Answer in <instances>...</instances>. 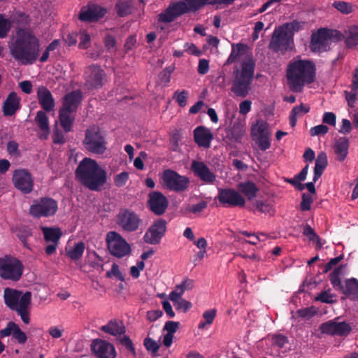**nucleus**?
Masks as SVG:
<instances>
[{
  "label": "nucleus",
  "mask_w": 358,
  "mask_h": 358,
  "mask_svg": "<svg viewBox=\"0 0 358 358\" xmlns=\"http://www.w3.org/2000/svg\"><path fill=\"white\" fill-rule=\"evenodd\" d=\"M12 57L23 65L34 63L39 56L40 41L29 29L18 28L9 44Z\"/></svg>",
  "instance_id": "f257e3e1"
},
{
  "label": "nucleus",
  "mask_w": 358,
  "mask_h": 358,
  "mask_svg": "<svg viewBox=\"0 0 358 358\" xmlns=\"http://www.w3.org/2000/svg\"><path fill=\"white\" fill-rule=\"evenodd\" d=\"M75 173L80 182L92 191L101 190L107 180L106 171L95 160L88 157L79 163Z\"/></svg>",
  "instance_id": "f03ea898"
},
{
  "label": "nucleus",
  "mask_w": 358,
  "mask_h": 358,
  "mask_svg": "<svg viewBox=\"0 0 358 358\" xmlns=\"http://www.w3.org/2000/svg\"><path fill=\"white\" fill-rule=\"evenodd\" d=\"M315 64L308 60L291 62L287 70V84L293 92H300L306 83L314 81Z\"/></svg>",
  "instance_id": "7ed1b4c3"
},
{
  "label": "nucleus",
  "mask_w": 358,
  "mask_h": 358,
  "mask_svg": "<svg viewBox=\"0 0 358 358\" xmlns=\"http://www.w3.org/2000/svg\"><path fill=\"white\" fill-rule=\"evenodd\" d=\"M3 298L6 305L12 310L20 315L25 324L30 322L29 308L31 304V294L29 292L23 293L11 288H6Z\"/></svg>",
  "instance_id": "20e7f679"
},
{
  "label": "nucleus",
  "mask_w": 358,
  "mask_h": 358,
  "mask_svg": "<svg viewBox=\"0 0 358 358\" xmlns=\"http://www.w3.org/2000/svg\"><path fill=\"white\" fill-rule=\"evenodd\" d=\"M303 25L302 22L293 21L276 29L270 41V48L275 52H283L291 49L294 42V34L299 31Z\"/></svg>",
  "instance_id": "39448f33"
},
{
  "label": "nucleus",
  "mask_w": 358,
  "mask_h": 358,
  "mask_svg": "<svg viewBox=\"0 0 358 358\" xmlns=\"http://www.w3.org/2000/svg\"><path fill=\"white\" fill-rule=\"evenodd\" d=\"M255 62L250 56L243 59L241 69L236 71L231 91L238 96L245 97L250 90V84L254 76Z\"/></svg>",
  "instance_id": "423d86ee"
},
{
  "label": "nucleus",
  "mask_w": 358,
  "mask_h": 358,
  "mask_svg": "<svg viewBox=\"0 0 358 358\" xmlns=\"http://www.w3.org/2000/svg\"><path fill=\"white\" fill-rule=\"evenodd\" d=\"M82 98V93L80 90L73 91L64 97L62 108L59 110V121L66 132H69L71 129L74 120L73 113L80 104Z\"/></svg>",
  "instance_id": "0eeeda50"
},
{
  "label": "nucleus",
  "mask_w": 358,
  "mask_h": 358,
  "mask_svg": "<svg viewBox=\"0 0 358 358\" xmlns=\"http://www.w3.org/2000/svg\"><path fill=\"white\" fill-rule=\"evenodd\" d=\"M83 145L91 153L102 155L107 149L105 135L99 127L95 126L91 127L85 131Z\"/></svg>",
  "instance_id": "6e6552de"
},
{
  "label": "nucleus",
  "mask_w": 358,
  "mask_h": 358,
  "mask_svg": "<svg viewBox=\"0 0 358 358\" xmlns=\"http://www.w3.org/2000/svg\"><path fill=\"white\" fill-rule=\"evenodd\" d=\"M23 272V265L15 257L5 256L0 258V276L5 280L17 281Z\"/></svg>",
  "instance_id": "1a4fd4ad"
},
{
  "label": "nucleus",
  "mask_w": 358,
  "mask_h": 358,
  "mask_svg": "<svg viewBox=\"0 0 358 358\" xmlns=\"http://www.w3.org/2000/svg\"><path fill=\"white\" fill-rule=\"evenodd\" d=\"M334 30L327 28H320L311 34L309 45L310 50L315 53H321L330 50Z\"/></svg>",
  "instance_id": "9d476101"
},
{
  "label": "nucleus",
  "mask_w": 358,
  "mask_h": 358,
  "mask_svg": "<svg viewBox=\"0 0 358 358\" xmlns=\"http://www.w3.org/2000/svg\"><path fill=\"white\" fill-rule=\"evenodd\" d=\"M57 210V202L50 198H42L30 207V214L34 217H48L55 214Z\"/></svg>",
  "instance_id": "9b49d317"
},
{
  "label": "nucleus",
  "mask_w": 358,
  "mask_h": 358,
  "mask_svg": "<svg viewBox=\"0 0 358 358\" xmlns=\"http://www.w3.org/2000/svg\"><path fill=\"white\" fill-rule=\"evenodd\" d=\"M162 180L166 187L176 192L184 191L189 184V179L172 170L164 171Z\"/></svg>",
  "instance_id": "f8f14e48"
},
{
  "label": "nucleus",
  "mask_w": 358,
  "mask_h": 358,
  "mask_svg": "<svg viewBox=\"0 0 358 358\" xmlns=\"http://www.w3.org/2000/svg\"><path fill=\"white\" fill-rule=\"evenodd\" d=\"M345 265L337 266V287L342 290L343 293L348 298L358 300V280L354 278L346 280L343 285L339 278V275L345 273Z\"/></svg>",
  "instance_id": "ddd939ff"
},
{
  "label": "nucleus",
  "mask_w": 358,
  "mask_h": 358,
  "mask_svg": "<svg viewBox=\"0 0 358 358\" xmlns=\"http://www.w3.org/2000/svg\"><path fill=\"white\" fill-rule=\"evenodd\" d=\"M217 198L220 203L227 206L243 207L245 203V199L241 194L231 188L219 189Z\"/></svg>",
  "instance_id": "4468645a"
},
{
  "label": "nucleus",
  "mask_w": 358,
  "mask_h": 358,
  "mask_svg": "<svg viewBox=\"0 0 358 358\" xmlns=\"http://www.w3.org/2000/svg\"><path fill=\"white\" fill-rule=\"evenodd\" d=\"M141 222L138 215L128 209L120 210L117 216V224L126 231H136Z\"/></svg>",
  "instance_id": "2eb2a0df"
},
{
  "label": "nucleus",
  "mask_w": 358,
  "mask_h": 358,
  "mask_svg": "<svg viewBox=\"0 0 358 358\" xmlns=\"http://www.w3.org/2000/svg\"><path fill=\"white\" fill-rule=\"evenodd\" d=\"M104 71L99 66L93 64L88 66L84 74L85 85L89 89H97L103 85Z\"/></svg>",
  "instance_id": "dca6fc26"
},
{
  "label": "nucleus",
  "mask_w": 358,
  "mask_h": 358,
  "mask_svg": "<svg viewBox=\"0 0 358 358\" xmlns=\"http://www.w3.org/2000/svg\"><path fill=\"white\" fill-rule=\"evenodd\" d=\"M189 5L184 0L178 1L171 6H169L164 13L159 15V21L169 23L173 22L177 17L192 11L189 8Z\"/></svg>",
  "instance_id": "f3484780"
},
{
  "label": "nucleus",
  "mask_w": 358,
  "mask_h": 358,
  "mask_svg": "<svg viewBox=\"0 0 358 358\" xmlns=\"http://www.w3.org/2000/svg\"><path fill=\"white\" fill-rule=\"evenodd\" d=\"M13 181L15 187L24 194L30 193L33 189L34 180L27 170H16L13 173Z\"/></svg>",
  "instance_id": "a211bd4d"
},
{
  "label": "nucleus",
  "mask_w": 358,
  "mask_h": 358,
  "mask_svg": "<svg viewBox=\"0 0 358 358\" xmlns=\"http://www.w3.org/2000/svg\"><path fill=\"white\" fill-rule=\"evenodd\" d=\"M91 350L97 358H115L117 356L114 345L102 339L94 340L91 344Z\"/></svg>",
  "instance_id": "6ab92c4d"
},
{
  "label": "nucleus",
  "mask_w": 358,
  "mask_h": 358,
  "mask_svg": "<svg viewBox=\"0 0 358 358\" xmlns=\"http://www.w3.org/2000/svg\"><path fill=\"white\" fill-rule=\"evenodd\" d=\"M106 10L96 4H89L83 6L79 13V19L83 22H96L103 17Z\"/></svg>",
  "instance_id": "aec40b11"
},
{
  "label": "nucleus",
  "mask_w": 358,
  "mask_h": 358,
  "mask_svg": "<svg viewBox=\"0 0 358 358\" xmlns=\"http://www.w3.org/2000/svg\"><path fill=\"white\" fill-rule=\"evenodd\" d=\"M148 205L152 212L161 215L165 213L169 201L162 193L152 192L149 194Z\"/></svg>",
  "instance_id": "412c9836"
},
{
  "label": "nucleus",
  "mask_w": 358,
  "mask_h": 358,
  "mask_svg": "<svg viewBox=\"0 0 358 358\" xmlns=\"http://www.w3.org/2000/svg\"><path fill=\"white\" fill-rule=\"evenodd\" d=\"M166 222L159 220L155 222L147 231L144 236L145 241L148 244H158L166 231Z\"/></svg>",
  "instance_id": "4be33fe9"
},
{
  "label": "nucleus",
  "mask_w": 358,
  "mask_h": 358,
  "mask_svg": "<svg viewBox=\"0 0 358 358\" xmlns=\"http://www.w3.org/2000/svg\"><path fill=\"white\" fill-rule=\"evenodd\" d=\"M10 336L13 341L20 345H24L27 341V334L14 322H8L6 327L0 330V337L5 338Z\"/></svg>",
  "instance_id": "5701e85b"
},
{
  "label": "nucleus",
  "mask_w": 358,
  "mask_h": 358,
  "mask_svg": "<svg viewBox=\"0 0 358 358\" xmlns=\"http://www.w3.org/2000/svg\"><path fill=\"white\" fill-rule=\"evenodd\" d=\"M191 169L194 175L206 183L213 184L216 180V176L203 162L193 161Z\"/></svg>",
  "instance_id": "b1692460"
},
{
  "label": "nucleus",
  "mask_w": 358,
  "mask_h": 358,
  "mask_svg": "<svg viewBox=\"0 0 358 358\" xmlns=\"http://www.w3.org/2000/svg\"><path fill=\"white\" fill-rule=\"evenodd\" d=\"M194 138L199 146L209 148L213 139V134L210 129L199 126L194 130Z\"/></svg>",
  "instance_id": "393cba45"
},
{
  "label": "nucleus",
  "mask_w": 358,
  "mask_h": 358,
  "mask_svg": "<svg viewBox=\"0 0 358 358\" xmlns=\"http://www.w3.org/2000/svg\"><path fill=\"white\" fill-rule=\"evenodd\" d=\"M246 131L245 121L237 120L226 129V137L231 141L240 142Z\"/></svg>",
  "instance_id": "a878e982"
},
{
  "label": "nucleus",
  "mask_w": 358,
  "mask_h": 358,
  "mask_svg": "<svg viewBox=\"0 0 358 358\" xmlns=\"http://www.w3.org/2000/svg\"><path fill=\"white\" fill-rule=\"evenodd\" d=\"M38 102L42 108L47 112L55 108V100L50 90L44 87H39L37 92Z\"/></svg>",
  "instance_id": "bb28decb"
},
{
  "label": "nucleus",
  "mask_w": 358,
  "mask_h": 358,
  "mask_svg": "<svg viewBox=\"0 0 358 358\" xmlns=\"http://www.w3.org/2000/svg\"><path fill=\"white\" fill-rule=\"evenodd\" d=\"M20 107V98L15 92H10L3 105V114L6 116L13 115Z\"/></svg>",
  "instance_id": "cd10ccee"
},
{
  "label": "nucleus",
  "mask_w": 358,
  "mask_h": 358,
  "mask_svg": "<svg viewBox=\"0 0 358 358\" xmlns=\"http://www.w3.org/2000/svg\"><path fill=\"white\" fill-rule=\"evenodd\" d=\"M34 121L41 130L39 138L46 139L50 133L49 120L45 111L39 110L37 112Z\"/></svg>",
  "instance_id": "c85d7f7f"
},
{
  "label": "nucleus",
  "mask_w": 358,
  "mask_h": 358,
  "mask_svg": "<svg viewBox=\"0 0 358 358\" xmlns=\"http://www.w3.org/2000/svg\"><path fill=\"white\" fill-rule=\"evenodd\" d=\"M100 329L114 336H121L125 333V327L123 322L117 320H111L107 324L102 326Z\"/></svg>",
  "instance_id": "c756f323"
},
{
  "label": "nucleus",
  "mask_w": 358,
  "mask_h": 358,
  "mask_svg": "<svg viewBox=\"0 0 358 358\" xmlns=\"http://www.w3.org/2000/svg\"><path fill=\"white\" fill-rule=\"evenodd\" d=\"M327 165V157L325 152H321L318 154L314 168L313 180L316 182L322 176V172Z\"/></svg>",
  "instance_id": "7c9ffc66"
},
{
  "label": "nucleus",
  "mask_w": 358,
  "mask_h": 358,
  "mask_svg": "<svg viewBox=\"0 0 358 358\" xmlns=\"http://www.w3.org/2000/svg\"><path fill=\"white\" fill-rule=\"evenodd\" d=\"M189 5V8L192 9V11H195L199 9L201 7L206 4H230L234 0H185Z\"/></svg>",
  "instance_id": "2f4dec72"
},
{
  "label": "nucleus",
  "mask_w": 358,
  "mask_h": 358,
  "mask_svg": "<svg viewBox=\"0 0 358 358\" xmlns=\"http://www.w3.org/2000/svg\"><path fill=\"white\" fill-rule=\"evenodd\" d=\"M238 190L245 194L249 200L254 199L257 196L258 188L252 182L248 181L241 182L238 185Z\"/></svg>",
  "instance_id": "473e14b6"
},
{
  "label": "nucleus",
  "mask_w": 358,
  "mask_h": 358,
  "mask_svg": "<svg viewBox=\"0 0 358 358\" xmlns=\"http://www.w3.org/2000/svg\"><path fill=\"white\" fill-rule=\"evenodd\" d=\"M348 138L341 137L339 139H337V161H344L348 153Z\"/></svg>",
  "instance_id": "72a5a7b5"
},
{
  "label": "nucleus",
  "mask_w": 358,
  "mask_h": 358,
  "mask_svg": "<svg viewBox=\"0 0 358 358\" xmlns=\"http://www.w3.org/2000/svg\"><path fill=\"white\" fill-rule=\"evenodd\" d=\"M269 134L268 124L264 120H257L256 124L252 125L251 128V136L252 138Z\"/></svg>",
  "instance_id": "f704fd0d"
},
{
  "label": "nucleus",
  "mask_w": 358,
  "mask_h": 358,
  "mask_svg": "<svg viewBox=\"0 0 358 358\" xmlns=\"http://www.w3.org/2000/svg\"><path fill=\"white\" fill-rule=\"evenodd\" d=\"M43 232L46 241L55 245L58 244V241L62 235L61 230L58 228L45 227L43 229Z\"/></svg>",
  "instance_id": "c9c22d12"
},
{
  "label": "nucleus",
  "mask_w": 358,
  "mask_h": 358,
  "mask_svg": "<svg viewBox=\"0 0 358 358\" xmlns=\"http://www.w3.org/2000/svg\"><path fill=\"white\" fill-rule=\"evenodd\" d=\"M107 246H129L127 242L116 231H110L106 238Z\"/></svg>",
  "instance_id": "e433bc0d"
},
{
  "label": "nucleus",
  "mask_w": 358,
  "mask_h": 358,
  "mask_svg": "<svg viewBox=\"0 0 358 358\" xmlns=\"http://www.w3.org/2000/svg\"><path fill=\"white\" fill-rule=\"evenodd\" d=\"M115 8L117 15L120 17H124L132 13L134 6L130 0H120L117 2Z\"/></svg>",
  "instance_id": "4c0bfd02"
},
{
  "label": "nucleus",
  "mask_w": 358,
  "mask_h": 358,
  "mask_svg": "<svg viewBox=\"0 0 358 358\" xmlns=\"http://www.w3.org/2000/svg\"><path fill=\"white\" fill-rule=\"evenodd\" d=\"M310 108L306 105L301 104L299 106H295L291 111L289 115V123L292 127H295L297 116H301L309 111Z\"/></svg>",
  "instance_id": "58836bf2"
},
{
  "label": "nucleus",
  "mask_w": 358,
  "mask_h": 358,
  "mask_svg": "<svg viewBox=\"0 0 358 358\" xmlns=\"http://www.w3.org/2000/svg\"><path fill=\"white\" fill-rule=\"evenodd\" d=\"M345 45L348 48H352L358 45V27L352 26L349 29V34L345 38Z\"/></svg>",
  "instance_id": "ea45409f"
},
{
  "label": "nucleus",
  "mask_w": 358,
  "mask_h": 358,
  "mask_svg": "<svg viewBox=\"0 0 358 358\" xmlns=\"http://www.w3.org/2000/svg\"><path fill=\"white\" fill-rule=\"evenodd\" d=\"M245 46L241 43L233 45L231 52L227 59V64H231L236 62L244 53Z\"/></svg>",
  "instance_id": "a19ab883"
},
{
  "label": "nucleus",
  "mask_w": 358,
  "mask_h": 358,
  "mask_svg": "<svg viewBox=\"0 0 358 358\" xmlns=\"http://www.w3.org/2000/svg\"><path fill=\"white\" fill-rule=\"evenodd\" d=\"M243 234L248 236V239L242 238L241 240V244H250V245H257L262 242L265 241L267 239V236L265 234H260L259 236L250 235L248 233H244Z\"/></svg>",
  "instance_id": "79ce46f5"
},
{
  "label": "nucleus",
  "mask_w": 358,
  "mask_h": 358,
  "mask_svg": "<svg viewBox=\"0 0 358 358\" xmlns=\"http://www.w3.org/2000/svg\"><path fill=\"white\" fill-rule=\"evenodd\" d=\"M262 150H266L271 147V134L252 138Z\"/></svg>",
  "instance_id": "37998d69"
},
{
  "label": "nucleus",
  "mask_w": 358,
  "mask_h": 358,
  "mask_svg": "<svg viewBox=\"0 0 358 358\" xmlns=\"http://www.w3.org/2000/svg\"><path fill=\"white\" fill-rule=\"evenodd\" d=\"M317 313V309L314 306L301 308L297 310L296 313L299 317L309 320L315 315Z\"/></svg>",
  "instance_id": "c03bdc74"
},
{
  "label": "nucleus",
  "mask_w": 358,
  "mask_h": 358,
  "mask_svg": "<svg viewBox=\"0 0 358 358\" xmlns=\"http://www.w3.org/2000/svg\"><path fill=\"white\" fill-rule=\"evenodd\" d=\"M110 254L117 258H122L131 254V248H108Z\"/></svg>",
  "instance_id": "a18cd8bd"
},
{
  "label": "nucleus",
  "mask_w": 358,
  "mask_h": 358,
  "mask_svg": "<svg viewBox=\"0 0 358 358\" xmlns=\"http://www.w3.org/2000/svg\"><path fill=\"white\" fill-rule=\"evenodd\" d=\"M320 329L322 334L334 335L336 334V322L329 320L324 322L320 325Z\"/></svg>",
  "instance_id": "49530a36"
},
{
  "label": "nucleus",
  "mask_w": 358,
  "mask_h": 358,
  "mask_svg": "<svg viewBox=\"0 0 358 358\" xmlns=\"http://www.w3.org/2000/svg\"><path fill=\"white\" fill-rule=\"evenodd\" d=\"M11 27L10 20L0 15V38L6 37Z\"/></svg>",
  "instance_id": "de8ad7c7"
},
{
  "label": "nucleus",
  "mask_w": 358,
  "mask_h": 358,
  "mask_svg": "<svg viewBox=\"0 0 358 358\" xmlns=\"http://www.w3.org/2000/svg\"><path fill=\"white\" fill-rule=\"evenodd\" d=\"M355 6L349 2L337 1V10L343 14L348 15L354 11Z\"/></svg>",
  "instance_id": "09e8293b"
},
{
  "label": "nucleus",
  "mask_w": 358,
  "mask_h": 358,
  "mask_svg": "<svg viewBox=\"0 0 358 358\" xmlns=\"http://www.w3.org/2000/svg\"><path fill=\"white\" fill-rule=\"evenodd\" d=\"M16 236L24 245H27L31 236L30 229L27 227H22L16 231Z\"/></svg>",
  "instance_id": "8fccbe9b"
},
{
  "label": "nucleus",
  "mask_w": 358,
  "mask_h": 358,
  "mask_svg": "<svg viewBox=\"0 0 358 358\" xmlns=\"http://www.w3.org/2000/svg\"><path fill=\"white\" fill-rule=\"evenodd\" d=\"M345 94L348 106L354 107V104L358 99V89H354L353 85H351V91L350 92L345 91Z\"/></svg>",
  "instance_id": "3c124183"
},
{
  "label": "nucleus",
  "mask_w": 358,
  "mask_h": 358,
  "mask_svg": "<svg viewBox=\"0 0 358 358\" xmlns=\"http://www.w3.org/2000/svg\"><path fill=\"white\" fill-rule=\"evenodd\" d=\"M84 248H66V254L73 260H77L83 254Z\"/></svg>",
  "instance_id": "603ef678"
},
{
  "label": "nucleus",
  "mask_w": 358,
  "mask_h": 358,
  "mask_svg": "<svg viewBox=\"0 0 358 358\" xmlns=\"http://www.w3.org/2000/svg\"><path fill=\"white\" fill-rule=\"evenodd\" d=\"M352 331L350 324L345 322H337V336H347Z\"/></svg>",
  "instance_id": "864d4df0"
},
{
  "label": "nucleus",
  "mask_w": 358,
  "mask_h": 358,
  "mask_svg": "<svg viewBox=\"0 0 358 358\" xmlns=\"http://www.w3.org/2000/svg\"><path fill=\"white\" fill-rule=\"evenodd\" d=\"M313 201V196L309 194L303 193L302 194V201L301 202V209L302 211H307L310 209L311 204Z\"/></svg>",
  "instance_id": "5fc2aeb1"
},
{
  "label": "nucleus",
  "mask_w": 358,
  "mask_h": 358,
  "mask_svg": "<svg viewBox=\"0 0 358 358\" xmlns=\"http://www.w3.org/2000/svg\"><path fill=\"white\" fill-rule=\"evenodd\" d=\"M171 301L176 307V309L183 310L184 312H186L192 307V303L182 298H178L176 299V300Z\"/></svg>",
  "instance_id": "6e6d98bb"
},
{
  "label": "nucleus",
  "mask_w": 358,
  "mask_h": 358,
  "mask_svg": "<svg viewBox=\"0 0 358 358\" xmlns=\"http://www.w3.org/2000/svg\"><path fill=\"white\" fill-rule=\"evenodd\" d=\"M106 276L108 278L115 277L121 281L124 280V276L116 264L112 265L111 269L106 273Z\"/></svg>",
  "instance_id": "4d7b16f0"
},
{
  "label": "nucleus",
  "mask_w": 358,
  "mask_h": 358,
  "mask_svg": "<svg viewBox=\"0 0 358 358\" xmlns=\"http://www.w3.org/2000/svg\"><path fill=\"white\" fill-rule=\"evenodd\" d=\"M303 234L306 235L313 243H317L322 245V243L320 241L319 237L315 234L313 229L308 225L306 226L303 230Z\"/></svg>",
  "instance_id": "13d9d810"
},
{
  "label": "nucleus",
  "mask_w": 358,
  "mask_h": 358,
  "mask_svg": "<svg viewBox=\"0 0 358 358\" xmlns=\"http://www.w3.org/2000/svg\"><path fill=\"white\" fill-rule=\"evenodd\" d=\"M185 291L181 283L176 285L174 289L170 293L169 299L171 301H175L176 299L182 298V295Z\"/></svg>",
  "instance_id": "bf43d9fd"
},
{
  "label": "nucleus",
  "mask_w": 358,
  "mask_h": 358,
  "mask_svg": "<svg viewBox=\"0 0 358 358\" xmlns=\"http://www.w3.org/2000/svg\"><path fill=\"white\" fill-rule=\"evenodd\" d=\"M145 268V263L143 261H138L136 263V266H132L130 268V274L131 275L136 279L140 275V272L143 271Z\"/></svg>",
  "instance_id": "052dcab7"
},
{
  "label": "nucleus",
  "mask_w": 358,
  "mask_h": 358,
  "mask_svg": "<svg viewBox=\"0 0 358 358\" xmlns=\"http://www.w3.org/2000/svg\"><path fill=\"white\" fill-rule=\"evenodd\" d=\"M328 131L329 128L327 126L324 124H320L312 127L310 129V134L312 136L324 135L328 132Z\"/></svg>",
  "instance_id": "680f3d73"
},
{
  "label": "nucleus",
  "mask_w": 358,
  "mask_h": 358,
  "mask_svg": "<svg viewBox=\"0 0 358 358\" xmlns=\"http://www.w3.org/2000/svg\"><path fill=\"white\" fill-rule=\"evenodd\" d=\"M315 299L323 303H331L334 302V295L331 294L329 291H324L321 292Z\"/></svg>",
  "instance_id": "e2e57ef3"
},
{
  "label": "nucleus",
  "mask_w": 358,
  "mask_h": 358,
  "mask_svg": "<svg viewBox=\"0 0 358 358\" xmlns=\"http://www.w3.org/2000/svg\"><path fill=\"white\" fill-rule=\"evenodd\" d=\"M129 179V174L127 172H122L117 174L114 179L115 185L117 187H122L125 185Z\"/></svg>",
  "instance_id": "0e129e2a"
},
{
  "label": "nucleus",
  "mask_w": 358,
  "mask_h": 358,
  "mask_svg": "<svg viewBox=\"0 0 358 358\" xmlns=\"http://www.w3.org/2000/svg\"><path fill=\"white\" fill-rule=\"evenodd\" d=\"M120 343L128 349L133 354H135V349L131 340L127 336H123L119 338Z\"/></svg>",
  "instance_id": "69168bd1"
},
{
  "label": "nucleus",
  "mask_w": 358,
  "mask_h": 358,
  "mask_svg": "<svg viewBox=\"0 0 358 358\" xmlns=\"http://www.w3.org/2000/svg\"><path fill=\"white\" fill-rule=\"evenodd\" d=\"M179 327V322L174 321H168L166 322L164 330L167 331V334H171L173 335V334L177 331Z\"/></svg>",
  "instance_id": "338daca9"
},
{
  "label": "nucleus",
  "mask_w": 358,
  "mask_h": 358,
  "mask_svg": "<svg viewBox=\"0 0 358 358\" xmlns=\"http://www.w3.org/2000/svg\"><path fill=\"white\" fill-rule=\"evenodd\" d=\"M217 310L215 309H210L206 310L203 313V317L205 320V322L207 324H211L216 316Z\"/></svg>",
  "instance_id": "774afa93"
}]
</instances>
